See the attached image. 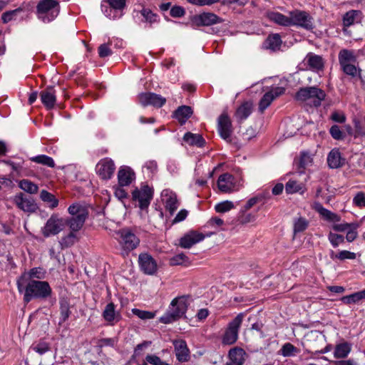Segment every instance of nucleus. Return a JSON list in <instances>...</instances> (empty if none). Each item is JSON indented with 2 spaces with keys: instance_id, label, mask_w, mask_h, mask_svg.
I'll use <instances>...</instances> for the list:
<instances>
[{
  "instance_id": "f257e3e1",
  "label": "nucleus",
  "mask_w": 365,
  "mask_h": 365,
  "mask_svg": "<svg viewBox=\"0 0 365 365\" xmlns=\"http://www.w3.org/2000/svg\"><path fill=\"white\" fill-rule=\"evenodd\" d=\"M19 293H24V301L29 303L32 299H45L51 294V288L46 281L29 279L28 274H21L16 282Z\"/></svg>"
},
{
  "instance_id": "f03ea898",
  "label": "nucleus",
  "mask_w": 365,
  "mask_h": 365,
  "mask_svg": "<svg viewBox=\"0 0 365 365\" xmlns=\"http://www.w3.org/2000/svg\"><path fill=\"white\" fill-rule=\"evenodd\" d=\"M188 307L187 299L181 296L173 299L170 303L169 310L159 319L161 323L170 324L182 317Z\"/></svg>"
},
{
  "instance_id": "7ed1b4c3",
  "label": "nucleus",
  "mask_w": 365,
  "mask_h": 365,
  "mask_svg": "<svg viewBox=\"0 0 365 365\" xmlns=\"http://www.w3.org/2000/svg\"><path fill=\"white\" fill-rule=\"evenodd\" d=\"M68 212L72 216L68 218L66 223L73 232L79 231L83 226L88 215V210L86 205L74 203L69 206Z\"/></svg>"
},
{
  "instance_id": "20e7f679",
  "label": "nucleus",
  "mask_w": 365,
  "mask_h": 365,
  "mask_svg": "<svg viewBox=\"0 0 365 365\" xmlns=\"http://www.w3.org/2000/svg\"><path fill=\"white\" fill-rule=\"evenodd\" d=\"M60 11V5L57 0H41L36 6L38 18L44 23L54 20Z\"/></svg>"
},
{
  "instance_id": "39448f33",
  "label": "nucleus",
  "mask_w": 365,
  "mask_h": 365,
  "mask_svg": "<svg viewBox=\"0 0 365 365\" xmlns=\"http://www.w3.org/2000/svg\"><path fill=\"white\" fill-rule=\"evenodd\" d=\"M325 97V92L315 86L302 88L296 94L297 100L302 101H310L315 107L319 106Z\"/></svg>"
},
{
  "instance_id": "423d86ee",
  "label": "nucleus",
  "mask_w": 365,
  "mask_h": 365,
  "mask_svg": "<svg viewBox=\"0 0 365 365\" xmlns=\"http://www.w3.org/2000/svg\"><path fill=\"white\" fill-rule=\"evenodd\" d=\"M244 314H238L234 319L230 322L225 329V333L222 336V344L224 345H232L235 344L239 334V330L241 327Z\"/></svg>"
},
{
  "instance_id": "0eeeda50",
  "label": "nucleus",
  "mask_w": 365,
  "mask_h": 365,
  "mask_svg": "<svg viewBox=\"0 0 365 365\" xmlns=\"http://www.w3.org/2000/svg\"><path fill=\"white\" fill-rule=\"evenodd\" d=\"M118 235L119 244L124 251L130 252L140 244V239L130 229H122Z\"/></svg>"
},
{
  "instance_id": "6e6552de",
  "label": "nucleus",
  "mask_w": 365,
  "mask_h": 365,
  "mask_svg": "<svg viewBox=\"0 0 365 365\" xmlns=\"http://www.w3.org/2000/svg\"><path fill=\"white\" fill-rule=\"evenodd\" d=\"M140 270L146 275H155L158 269L157 261L148 252L140 253L138 256Z\"/></svg>"
},
{
  "instance_id": "1a4fd4ad",
  "label": "nucleus",
  "mask_w": 365,
  "mask_h": 365,
  "mask_svg": "<svg viewBox=\"0 0 365 365\" xmlns=\"http://www.w3.org/2000/svg\"><path fill=\"white\" fill-rule=\"evenodd\" d=\"M115 170L114 161L110 158H104L99 160L96 165L97 175L102 180H110Z\"/></svg>"
},
{
  "instance_id": "9d476101",
  "label": "nucleus",
  "mask_w": 365,
  "mask_h": 365,
  "mask_svg": "<svg viewBox=\"0 0 365 365\" xmlns=\"http://www.w3.org/2000/svg\"><path fill=\"white\" fill-rule=\"evenodd\" d=\"M64 221L56 215H52L47 220L41 232L45 237L56 235L63 230Z\"/></svg>"
},
{
  "instance_id": "9b49d317",
  "label": "nucleus",
  "mask_w": 365,
  "mask_h": 365,
  "mask_svg": "<svg viewBox=\"0 0 365 365\" xmlns=\"http://www.w3.org/2000/svg\"><path fill=\"white\" fill-rule=\"evenodd\" d=\"M290 26H297L309 30L313 28L312 17L306 11L295 10L289 12Z\"/></svg>"
},
{
  "instance_id": "f8f14e48",
  "label": "nucleus",
  "mask_w": 365,
  "mask_h": 365,
  "mask_svg": "<svg viewBox=\"0 0 365 365\" xmlns=\"http://www.w3.org/2000/svg\"><path fill=\"white\" fill-rule=\"evenodd\" d=\"M133 200L138 202L140 210L148 208L153 197V192L149 186H143L140 189H135L132 193Z\"/></svg>"
},
{
  "instance_id": "ddd939ff",
  "label": "nucleus",
  "mask_w": 365,
  "mask_h": 365,
  "mask_svg": "<svg viewBox=\"0 0 365 365\" xmlns=\"http://www.w3.org/2000/svg\"><path fill=\"white\" fill-rule=\"evenodd\" d=\"M138 99L139 103L144 107L152 106L155 108H161L166 103V98L160 95L145 92L138 95Z\"/></svg>"
},
{
  "instance_id": "4468645a",
  "label": "nucleus",
  "mask_w": 365,
  "mask_h": 365,
  "mask_svg": "<svg viewBox=\"0 0 365 365\" xmlns=\"http://www.w3.org/2000/svg\"><path fill=\"white\" fill-rule=\"evenodd\" d=\"M217 187L224 193H230L238 190L235 178L230 173H224L219 176Z\"/></svg>"
},
{
  "instance_id": "2eb2a0df",
  "label": "nucleus",
  "mask_w": 365,
  "mask_h": 365,
  "mask_svg": "<svg viewBox=\"0 0 365 365\" xmlns=\"http://www.w3.org/2000/svg\"><path fill=\"white\" fill-rule=\"evenodd\" d=\"M205 237L202 232L190 230L180 239L179 246L184 249H190L195 244L202 242Z\"/></svg>"
},
{
  "instance_id": "dca6fc26",
  "label": "nucleus",
  "mask_w": 365,
  "mask_h": 365,
  "mask_svg": "<svg viewBox=\"0 0 365 365\" xmlns=\"http://www.w3.org/2000/svg\"><path fill=\"white\" fill-rule=\"evenodd\" d=\"M285 91L283 87H274L269 91L266 92L259 103V110L263 113L272 103V102L279 96L282 95Z\"/></svg>"
},
{
  "instance_id": "f3484780",
  "label": "nucleus",
  "mask_w": 365,
  "mask_h": 365,
  "mask_svg": "<svg viewBox=\"0 0 365 365\" xmlns=\"http://www.w3.org/2000/svg\"><path fill=\"white\" fill-rule=\"evenodd\" d=\"M161 198L166 210H168L170 215H173L179 207L177 195L171 190L165 189L161 192Z\"/></svg>"
},
{
  "instance_id": "a211bd4d",
  "label": "nucleus",
  "mask_w": 365,
  "mask_h": 365,
  "mask_svg": "<svg viewBox=\"0 0 365 365\" xmlns=\"http://www.w3.org/2000/svg\"><path fill=\"white\" fill-rule=\"evenodd\" d=\"M220 135L225 140H229L232 134V123L227 113H222L218 118L217 124Z\"/></svg>"
},
{
  "instance_id": "6ab92c4d",
  "label": "nucleus",
  "mask_w": 365,
  "mask_h": 365,
  "mask_svg": "<svg viewBox=\"0 0 365 365\" xmlns=\"http://www.w3.org/2000/svg\"><path fill=\"white\" fill-rule=\"evenodd\" d=\"M14 200L16 206L24 212H34L38 208L34 200L26 197L22 193L16 195Z\"/></svg>"
},
{
  "instance_id": "aec40b11",
  "label": "nucleus",
  "mask_w": 365,
  "mask_h": 365,
  "mask_svg": "<svg viewBox=\"0 0 365 365\" xmlns=\"http://www.w3.org/2000/svg\"><path fill=\"white\" fill-rule=\"evenodd\" d=\"M103 319L110 326L115 325L121 319V314L115 311V305L113 302L108 303L102 312Z\"/></svg>"
},
{
  "instance_id": "412c9836",
  "label": "nucleus",
  "mask_w": 365,
  "mask_h": 365,
  "mask_svg": "<svg viewBox=\"0 0 365 365\" xmlns=\"http://www.w3.org/2000/svg\"><path fill=\"white\" fill-rule=\"evenodd\" d=\"M177 359L185 362L190 359V351L185 340L178 339L173 341Z\"/></svg>"
},
{
  "instance_id": "4be33fe9",
  "label": "nucleus",
  "mask_w": 365,
  "mask_h": 365,
  "mask_svg": "<svg viewBox=\"0 0 365 365\" xmlns=\"http://www.w3.org/2000/svg\"><path fill=\"white\" fill-rule=\"evenodd\" d=\"M304 61L309 66L310 70L316 72L322 71L324 66V61L323 58L312 52H309L307 54Z\"/></svg>"
},
{
  "instance_id": "5701e85b",
  "label": "nucleus",
  "mask_w": 365,
  "mask_h": 365,
  "mask_svg": "<svg viewBox=\"0 0 365 365\" xmlns=\"http://www.w3.org/2000/svg\"><path fill=\"white\" fill-rule=\"evenodd\" d=\"M135 178V173L130 167L123 165L119 168L118 180L120 186L123 187L129 185Z\"/></svg>"
},
{
  "instance_id": "b1692460",
  "label": "nucleus",
  "mask_w": 365,
  "mask_h": 365,
  "mask_svg": "<svg viewBox=\"0 0 365 365\" xmlns=\"http://www.w3.org/2000/svg\"><path fill=\"white\" fill-rule=\"evenodd\" d=\"M40 97L42 103L48 110L54 108L56 102V96L53 87H49L42 91L40 93Z\"/></svg>"
},
{
  "instance_id": "393cba45",
  "label": "nucleus",
  "mask_w": 365,
  "mask_h": 365,
  "mask_svg": "<svg viewBox=\"0 0 365 365\" xmlns=\"http://www.w3.org/2000/svg\"><path fill=\"white\" fill-rule=\"evenodd\" d=\"M327 163L330 168L336 169L345 164V158H342L337 149H332L327 156Z\"/></svg>"
},
{
  "instance_id": "a878e982",
  "label": "nucleus",
  "mask_w": 365,
  "mask_h": 365,
  "mask_svg": "<svg viewBox=\"0 0 365 365\" xmlns=\"http://www.w3.org/2000/svg\"><path fill=\"white\" fill-rule=\"evenodd\" d=\"M362 19V13L359 10H350L343 16L344 27H349L355 23L360 22Z\"/></svg>"
},
{
  "instance_id": "bb28decb",
  "label": "nucleus",
  "mask_w": 365,
  "mask_h": 365,
  "mask_svg": "<svg viewBox=\"0 0 365 365\" xmlns=\"http://www.w3.org/2000/svg\"><path fill=\"white\" fill-rule=\"evenodd\" d=\"M266 16L272 22L282 26H290V16H287L277 11H267Z\"/></svg>"
},
{
  "instance_id": "cd10ccee",
  "label": "nucleus",
  "mask_w": 365,
  "mask_h": 365,
  "mask_svg": "<svg viewBox=\"0 0 365 365\" xmlns=\"http://www.w3.org/2000/svg\"><path fill=\"white\" fill-rule=\"evenodd\" d=\"M192 114L191 107L188 106H181L174 112L173 117L178 120L182 125L190 118Z\"/></svg>"
},
{
  "instance_id": "c85d7f7f",
  "label": "nucleus",
  "mask_w": 365,
  "mask_h": 365,
  "mask_svg": "<svg viewBox=\"0 0 365 365\" xmlns=\"http://www.w3.org/2000/svg\"><path fill=\"white\" fill-rule=\"evenodd\" d=\"M230 361L227 364L232 365H242L245 362V351L241 348H233L229 351Z\"/></svg>"
},
{
  "instance_id": "c756f323",
  "label": "nucleus",
  "mask_w": 365,
  "mask_h": 365,
  "mask_svg": "<svg viewBox=\"0 0 365 365\" xmlns=\"http://www.w3.org/2000/svg\"><path fill=\"white\" fill-rule=\"evenodd\" d=\"M199 23L202 26H211L223 22V19L216 14L204 12L198 16Z\"/></svg>"
},
{
  "instance_id": "7c9ffc66",
  "label": "nucleus",
  "mask_w": 365,
  "mask_h": 365,
  "mask_svg": "<svg viewBox=\"0 0 365 365\" xmlns=\"http://www.w3.org/2000/svg\"><path fill=\"white\" fill-rule=\"evenodd\" d=\"M282 39L278 34H274L269 35L265 41L264 42L263 46L266 49H269L273 51L279 50L282 45Z\"/></svg>"
},
{
  "instance_id": "2f4dec72",
  "label": "nucleus",
  "mask_w": 365,
  "mask_h": 365,
  "mask_svg": "<svg viewBox=\"0 0 365 365\" xmlns=\"http://www.w3.org/2000/svg\"><path fill=\"white\" fill-rule=\"evenodd\" d=\"M351 351V344L344 341L336 345L334 356L336 359L346 358Z\"/></svg>"
},
{
  "instance_id": "473e14b6",
  "label": "nucleus",
  "mask_w": 365,
  "mask_h": 365,
  "mask_svg": "<svg viewBox=\"0 0 365 365\" xmlns=\"http://www.w3.org/2000/svg\"><path fill=\"white\" fill-rule=\"evenodd\" d=\"M183 140L190 145H195L199 148L203 147L205 144V140L201 135L190 132H187L184 135Z\"/></svg>"
},
{
  "instance_id": "72a5a7b5",
  "label": "nucleus",
  "mask_w": 365,
  "mask_h": 365,
  "mask_svg": "<svg viewBox=\"0 0 365 365\" xmlns=\"http://www.w3.org/2000/svg\"><path fill=\"white\" fill-rule=\"evenodd\" d=\"M338 58L340 66L355 63L356 61V56L354 54V52L346 48L341 49L339 52Z\"/></svg>"
},
{
  "instance_id": "f704fd0d",
  "label": "nucleus",
  "mask_w": 365,
  "mask_h": 365,
  "mask_svg": "<svg viewBox=\"0 0 365 365\" xmlns=\"http://www.w3.org/2000/svg\"><path fill=\"white\" fill-rule=\"evenodd\" d=\"M252 113V104L249 102H245L237 109L235 116L239 123L242 122L248 118Z\"/></svg>"
},
{
  "instance_id": "c9c22d12",
  "label": "nucleus",
  "mask_w": 365,
  "mask_h": 365,
  "mask_svg": "<svg viewBox=\"0 0 365 365\" xmlns=\"http://www.w3.org/2000/svg\"><path fill=\"white\" fill-rule=\"evenodd\" d=\"M312 163H313L312 155L309 152H307V151L302 152L300 153L299 165H298L299 169H302V170H299V172L300 173H303L304 170L306 169L307 168L311 166L312 165Z\"/></svg>"
},
{
  "instance_id": "e433bc0d",
  "label": "nucleus",
  "mask_w": 365,
  "mask_h": 365,
  "mask_svg": "<svg viewBox=\"0 0 365 365\" xmlns=\"http://www.w3.org/2000/svg\"><path fill=\"white\" fill-rule=\"evenodd\" d=\"M142 171L148 178H152L158 171L157 162L153 160L146 161L143 165Z\"/></svg>"
},
{
  "instance_id": "4c0bfd02",
  "label": "nucleus",
  "mask_w": 365,
  "mask_h": 365,
  "mask_svg": "<svg viewBox=\"0 0 365 365\" xmlns=\"http://www.w3.org/2000/svg\"><path fill=\"white\" fill-rule=\"evenodd\" d=\"M300 350L292 344L287 342L284 344L279 351L280 355L284 357L294 356L299 353Z\"/></svg>"
},
{
  "instance_id": "58836bf2",
  "label": "nucleus",
  "mask_w": 365,
  "mask_h": 365,
  "mask_svg": "<svg viewBox=\"0 0 365 365\" xmlns=\"http://www.w3.org/2000/svg\"><path fill=\"white\" fill-rule=\"evenodd\" d=\"M285 190L288 194L296 192L303 193L305 191V187L303 183H299L296 180H289L285 185Z\"/></svg>"
},
{
  "instance_id": "ea45409f",
  "label": "nucleus",
  "mask_w": 365,
  "mask_h": 365,
  "mask_svg": "<svg viewBox=\"0 0 365 365\" xmlns=\"http://www.w3.org/2000/svg\"><path fill=\"white\" fill-rule=\"evenodd\" d=\"M316 210L320 215H322L325 220L329 222H339L340 220V217L338 215L324 208L321 205H318L316 207Z\"/></svg>"
},
{
  "instance_id": "a19ab883",
  "label": "nucleus",
  "mask_w": 365,
  "mask_h": 365,
  "mask_svg": "<svg viewBox=\"0 0 365 365\" xmlns=\"http://www.w3.org/2000/svg\"><path fill=\"white\" fill-rule=\"evenodd\" d=\"M309 222L305 217H299L294 220V234L302 232L305 231L309 227Z\"/></svg>"
},
{
  "instance_id": "79ce46f5",
  "label": "nucleus",
  "mask_w": 365,
  "mask_h": 365,
  "mask_svg": "<svg viewBox=\"0 0 365 365\" xmlns=\"http://www.w3.org/2000/svg\"><path fill=\"white\" fill-rule=\"evenodd\" d=\"M31 161L41 164L49 168L55 167V162L51 157H49L46 155H38L36 156L31 157L30 158Z\"/></svg>"
},
{
  "instance_id": "37998d69",
  "label": "nucleus",
  "mask_w": 365,
  "mask_h": 365,
  "mask_svg": "<svg viewBox=\"0 0 365 365\" xmlns=\"http://www.w3.org/2000/svg\"><path fill=\"white\" fill-rule=\"evenodd\" d=\"M342 71L353 78L354 77H359L361 78V69L359 67H356L354 66L352 63H347L344 65L340 66Z\"/></svg>"
},
{
  "instance_id": "c03bdc74",
  "label": "nucleus",
  "mask_w": 365,
  "mask_h": 365,
  "mask_svg": "<svg viewBox=\"0 0 365 365\" xmlns=\"http://www.w3.org/2000/svg\"><path fill=\"white\" fill-rule=\"evenodd\" d=\"M40 197L43 202L48 203L49 207L52 209L56 207L58 205V199L47 190H41L40 193Z\"/></svg>"
},
{
  "instance_id": "a18cd8bd",
  "label": "nucleus",
  "mask_w": 365,
  "mask_h": 365,
  "mask_svg": "<svg viewBox=\"0 0 365 365\" xmlns=\"http://www.w3.org/2000/svg\"><path fill=\"white\" fill-rule=\"evenodd\" d=\"M169 263L171 266H187L188 264H190V261L188 257L186 255H185L184 253H180L171 257L170 259Z\"/></svg>"
},
{
  "instance_id": "49530a36",
  "label": "nucleus",
  "mask_w": 365,
  "mask_h": 365,
  "mask_svg": "<svg viewBox=\"0 0 365 365\" xmlns=\"http://www.w3.org/2000/svg\"><path fill=\"white\" fill-rule=\"evenodd\" d=\"M101 9L105 16L110 19H115L120 18L122 16L121 11L113 8L110 5L107 4L106 5L102 4Z\"/></svg>"
},
{
  "instance_id": "de8ad7c7",
  "label": "nucleus",
  "mask_w": 365,
  "mask_h": 365,
  "mask_svg": "<svg viewBox=\"0 0 365 365\" xmlns=\"http://www.w3.org/2000/svg\"><path fill=\"white\" fill-rule=\"evenodd\" d=\"M19 185L21 190L30 194H35L38 190V185L29 180H21Z\"/></svg>"
},
{
  "instance_id": "09e8293b",
  "label": "nucleus",
  "mask_w": 365,
  "mask_h": 365,
  "mask_svg": "<svg viewBox=\"0 0 365 365\" xmlns=\"http://www.w3.org/2000/svg\"><path fill=\"white\" fill-rule=\"evenodd\" d=\"M356 255L354 252L348 251V250H342L340 251L338 254H335L334 251H331L330 257L332 259H338L340 260L344 259H354Z\"/></svg>"
},
{
  "instance_id": "8fccbe9b",
  "label": "nucleus",
  "mask_w": 365,
  "mask_h": 365,
  "mask_svg": "<svg viewBox=\"0 0 365 365\" xmlns=\"http://www.w3.org/2000/svg\"><path fill=\"white\" fill-rule=\"evenodd\" d=\"M78 240L75 232L71 231L67 235L61 238L60 243L61 247H70Z\"/></svg>"
},
{
  "instance_id": "3c124183",
  "label": "nucleus",
  "mask_w": 365,
  "mask_h": 365,
  "mask_svg": "<svg viewBox=\"0 0 365 365\" xmlns=\"http://www.w3.org/2000/svg\"><path fill=\"white\" fill-rule=\"evenodd\" d=\"M132 313L143 320L152 319L155 317V312L141 310L137 308H133L131 310Z\"/></svg>"
},
{
  "instance_id": "603ef678",
  "label": "nucleus",
  "mask_w": 365,
  "mask_h": 365,
  "mask_svg": "<svg viewBox=\"0 0 365 365\" xmlns=\"http://www.w3.org/2000/svg\"><path fill=\"white\" fill-rule=\"evenodd\" d=\"M234 204L232 202L229 200H225L221 202H219L215 205V209L217 212L219 213H225L230 210H231L232 208H234Z\"/></svg>"
},
{
  "instance_id": "864d4df0",
  "label": "nucleus",
  "mask_w": 365,
  "mask_h": 365,
  "mask_svg": "<svg viewBox=\"0 0 365 365\" xmlns=\"http://www.w3.org/2000/svg\"><path fill=\"white\" fill-rule=\"evenodd\" d=\"M355 128V137H364L365 138V117L362 121L355 119L354 120Z\"/></svg>"
},
{
  "instance_id": "5fc2aeb1",
  "label": "nucleus",
  "mask_w": 365,
  "mask_h": 365,
  "mask_svg": "<svg viewBox=\"0 0 365 365\" xmlns=\"http://www.w3.org/2000/svg\"><path fill=\"white\" fill-rule=\"evenodd\" d=\"M32 349L40 355H43L50 350V345L48 343L41 341L36 344L32 346Z\"/></svg>"
},
{
  "instance_id": "6e6d98bb",
  "label": "nucleus",
  "mask_w": 365,
  "mask_h": 365,
  "mask_svg": "<svg viewBox=\"0 0 365 365\" xmlns=\"http://www.w3.org/2000/svg\"><path fill=\"white\" fill-rule=\"evenodd\" d=\"M141 14L146 22L153 24L158 21V16L153 13L150 9H143L141 11Z\"/></svg>"
},
{
  "instance_id": "4d7b16f0",
  "label": "nucleus",
  "mask_w": 365,
  "mask_h": 365,
  "mask_svg": "<svg viewBox=\"0 0 365 365\" xmlns=\"http://www.w3.org/2000/svg\"><path fill=\"white\" fill-rule=\"evenodd\" d=\"M60 314H61V317H60L59 324H61L63 322H65L71 315L69 305L67 303H62L61 304Z\"/></svg>"
},
{
  "instance_id": "13d9d810",
  "label": "nucleus",
  "mask_w": 365,
  "mask_h": 365,
  "mask_svg": "<svg viewBox=\"0 0 365 365\" xmlns=\"http://www.w3.org/2000/svg\"><path fill=\"white\" fill-rule=\"evenodd\" d=\"M359 227L358 222H353V225L346 231V240L351 242H353L358 236L357 230Z\"/></svg>"
},
{
  "instance_id": "bf43d9fd",
  "label": "nucleus",
  "mask_w": 365,
  "mask_h": 365,
  "mask_svg": "<svg viewBox=\"0 0 365 365\" xmlns=\"http://www.w3.org/2000/svg\"><path fill=\"white\" fill-rule=\"evenodd\" d=\"M328 239L334 247H337L340 244L344 242V238L342 235L332 232L329 234Z\"/></svg>"
},
{
  "instance_id": "052dcab7",
  "label": "nucleus",
  "mask_w": 365,
  "mask_h": 365,
  "mask_svg": "<svg viewBox=\"0 0 365 365\" xmlns=\"http://www.w3.org/2000/svg\"><path fill=\"white\" fill-rule=\"evenodd\" d=\"M353 204L358 207H365V194L362 192H357L353 198Z\"/></svg>"
},
{
  "instance_id": "680f3d73",
  "label": "nucleus",
  "mask_w": 365,
  "mask_h": 365,
  "mask_svg": "<svg viewBox=\"0 0 365 365\" xmlns=\"http://www.w3.org/2000/svg\"><path fill=\"white\" fill-rule=\"evenodd\" d=\"M329 133L331 137L335 140H342L344 138L343 132L337 125H334L331 127Z\"/></svg>"
},
{
  "instance_id": "e2e57ef3",
  "label": "nucleus",
  "mask_w": 365,
  "mask_h": 365,
  "mask_svg": "<svg viewBox=\"0 0 365 365\" xmlns=\"http://www.w3.org/2000/svg\"><path fill=\"white\" fill-rule=\"evenodd\" d=\"M146 361L151 365H170L167 362L162 361L160 357L154 354H148Z\"/></svg>"
},
{
  "instance_id": "0e129e2a",
  "label": "nucleus",
  "mask_w": 365,
  "mask_h": 365,
  "mask_svg": "<svg viewBox=\"0 0 365 365\" xmlns=\"http://www.w3.org/2000/svg\"><path fill=\"white\" fill-rule=\"evenodd\" d=\"M23 274H28L29 276V279H32V278H43L44 273L41 268L34 267L30 269L29 272H24Z\"/></svg>"
},
{
  "instance_id": "69168bd1",
  "label": "nucleus",
  "mask_w": 365,
  "mask_h": 365,
  "mask_svg": "<svg viewBox=\"0 0 365 365\" xmlns=\"http://www.w3.org/2000/svg\"><path fill=\"white\" fill-rule=\"evenodd\" d=\"M106 3L121 12L125 6V0H107Z\"/></svg>"
},
{
  "instance_id": "338daca9",
  "label": "nucleus",
  "mask_w": 365,
  "mask_h": 365,
  "mask_svg": "<svg viewBox=\"0 0 365 365\" xmlns=\"http://www.w3.org/2000/svg\"><path fill=\"white\" fill-rule=\"evenodd\" d=\"M112 54V51L108 44L103 43L98 47V55L101 58H106Z\"/></svg>"
},
{
  "instance_id": "774afa93",
  "label": "nucleus",
  "mask_w": 365,
  "mask_h": 365,
  "mask_svg": "<svg viewBox=\"0 0 365 365\" xmlns=\"http://www.w3.org/2000/svg\"><path fill=\"white\" fill-rule=\"evenodd\" d=\"M170 14L174 18H180L185 15V11L182 6H175L171 8Z\"/></svg>"
}]
</instances>
